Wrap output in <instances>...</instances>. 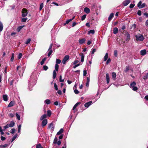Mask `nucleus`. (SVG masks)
<instances>
[{"instance_id": "nucleus-35", "label": "nucleus", "mask_w": 148, "mask_h": 148, "mask_svg": "<svg viewBox=\"0 0 148 148\" xmlns=\"http://www.w3.org/2000/svg\"><path fill=\"white\" fill-rule=\"evenodd\" d=\"M148 78V73H147L146 74V75L144 76L143 77V79H144L145 80L146 79H147Z\"/></svg>"}, {"instance_id": "nucleus-47", "label": "nucleus", "mask_w": 148, "mask_h": 148, "mask_svg": "<svg viewBox=\"0 0 148 148\" xmlns=\"http://www.w3.org/2000/svg\"><path fill=\"white\" fill-rule=\"evenodd\" d=\"M43 7V3H41L40 5V10H41Z\"/></svg>"}, {"instance_id": "nucleus-36", "label": "nucleus", "mask_w": 148, "mask_h": 148, "mask_svg": "<svg viewBox=\"0 0 148 148\" xmlns=\"http://www.w3.org/2000/svg\"><path fill=\"white\" fill-rule=\"evenodd\" d=\"M55 70H56V71H57L58 70V68H59L58 65L57 64H56L55 65Z\"/></svg>"}, {"instance_id": "nucleus-3", "label": "nucleus", "mask_w": 148, "mask_h": 148, "mask_svg": "<svg viewBox=\"0 0 148 148\" xmlns=\"http://www.w3.org/2000/svg\"><path fill=\"white\" fill-rule=\"evenodd\" d=\"M48 128L50 130L51 132H52L54 129V125L53 123L48 124Z\"/></svg>"}, {"instance_id": "nucleus-32", "label": "nucleus", "mask_w": 148, "mask_h": 148, "mask_svg": "<svg viewBox=\"0 0 148 148\" xmlns=\"http://www.w3.org/2000/svg\"><path fill=\"white\" fill-rule=\"evenodd\" d=\"M94 33H95V31L94 30H91L88 32V34H94Z\"/></svg>"}, {"instance_id": "nucleus-26", "label": "nucleus", "mask_w": 148, "mask_h": 148, "mask_svg": "<svg viewBox=\"0 0 148 148\" xmlns=\"http://www.w3.org/2000/svg\"><path fill=\"white\" fill-rule=\"evenodd\" d=\"M127 36V40H129L130 39V35L128 32H127L126 34Z\"/></svg>"}, {"instance_id": "nucleus-48", "label": "nucleus", "mask_w": 148, "mask_h": 148, "mask_svg": "<svg viewBox=\"0 0 148 148\" xmlns=\"http://www.w3.org/2000/svg\"><path fill=\"white\" fill-rule=\"evenodd\" d=\"M54 87L55 90H58V86L56 83H55L54 84Z\"/></svg>"}, {"instance_id": "nucleus-22", "label": "nucleus", "mask_w": 148, "mask_h": 148, "mask_svg": "<svg viewBox=\"0 0 148 148\" xmlns=\"http://www.w3.org/2000/svg\"><path fill=\"white\" fill-rule=\"evenodd\" d=\"M89 82H90V78L89 77H87V82L86 83V86L88 87L89 86Z\"/></svg>"}, {"instance_id": "nucleus-38", "label": "nucleus", "mask_w": 148, "mask_h": 148, "mask_svg": "<svg viewBox=\"0 0 148 148\" xmlns=\"http://www.w3.org/2000/svg\"><path fill=\"white\" fill-rule=\"evenodd\" d=\"M47 116H48L50 117L51 114V112L50 110H48L47 111Z\"/></svg>"}, {"instance_id": "nucleus-53", "label": "nucleus", "mask_w": 148, "mask_h": 148, "mask_svg": "<svg viewBox=\"0 0 148 148\" xmlns=\"http://www.w3.org/2000/svg\"><path fill=\"white\" fill-rule=\"evenodd\" d=\"M22 54L21 53H20L19 54L18 56V59H19L22 57Z\"/></svg>"}, {"instance_id": "nucleus-20", "label": "nucleus", "mask_w": 148, "mask_h": 148, "mask_svg": "<svg viewBox=\"0 0 148 148\" xmlns=\"http://www.w3.org/2000/svg\"><path fill=\"white\" fill-rule=\"evenodd\" d=\"M44 103L47 104H50L51 102L50 100L49 99H47L44 102Z\"/></svg>"}, {"instance_id": "nucleus-30", "label": "nucleus", "mask_w": 148, "mask_h": 148, "mask_svg": "<svg viewBox=\"0 0 148 148\" xmlns=\"http://www.w3.org/2000/svg\"><path fill=\"white\" fill-rule=\"evenodd\" d=\"M24 26H20L17 29V31L18 32H20V30Z\"/></svg>"}, {"instance_id": "nucleus-58", "label": "nucleus", "mask_w": 148, "mask_h": 148, "mask_svg": "<svg viewBox=\"0 0 148 148\" xmlns=\"http://www.w3.org/2000/svg\"><path fill=\"white\" fill-rule=\"evenodd\" d=\"M10 127V126L8 124H7L4 127V128L5 129H6Z\"/></svg>"}, {"instance_id": "nucleus-19", "label": "nucleus", "mask_w": 148, "mask_h": 148, "mask_svg": "<svg viewBox=\"0 0 148 148\" xmlns=\"http://www.w3.org/2000/svg\"><path fill=\"white\" fill-rule=\"evenodd\" d=\"M112 79L114 80H115L116 76V73L114 72H112Z\"/></svg>"}, {"instance_id": "nucleus-42", "label": "nucleus", "mask_w": 148, "mask_h": 148, "mask_svg": "<svg viewBox=\"0 0 148 148\" xmlns=\"http://www.w3.org/2000/svg\"><path fill=\"white\" fill-rule=\"evenodd\" d=\"M21 125H19L18 126V132L19 133L20 132V131L21 130Z\"/></svg>"}, {"instance_id": "nucleus-31", "label": "nucleus", "mask_w": 148, "mask_h": 148, "mask_svg": "<svg viewBox=\"0 0 148 148\" xmlns=\"http://www.w3.org/2000/svg\"><path fill=\"white\" fill-rule=\"evenodd\" d=\"M108 57V53H106V54L104 57V61H106L107 60V59Z\"/></svg>"}, {"instance_id": "nucleus-33", "label": "nucleus", "mask_w": 148, "mask_h": 148, "mask_svg": "<svg viewBox=\"0 0 148 148\" xmlns=\"http://www.w3.org/2000/svg\"><path fill=\"white\" fill-rule=\"evenodd\" d=\"M46 58H44L42 60V61L40 62V64L41 65H42L44 63L45 61L46 60Z\"/></svg>"}, {"instance_id": "nucleus-14", "label": "nucleus", "mask_w": 148, "mask_h": 148, "mask_svg": "<svg viewBox=\"0 0 148 148\" xmlns=\"http://www.w3.org/2000/svg\"><path fill=\"white\" fill-rule=\"evenodd\" d=\"M114 16V14L113 13H111L108 17V20L109 21H110L112 19L113 17Z\"/></svg>"}, {"instance_id": "nucleus-41", "label": "nucleus", "mask_w": 148, "mask_h": 148, "mask_svg": "<svg viewBox=\"0 0 148 148\" xmlns=\"http://www.w3.org/2000/svg\"><path fill=\"white\" fill-rule=\"evenodd\" d=\"M16 116L17 119L18 120H20V117L19 115L18 114L16 113Z\"/></svg>"}, {"instance_id": "nucleus-54", "label": "nucleus", "mask_w": 148, "mask_h": 148, "mask_svg": "<svg viewBox=\"0 0 148 148\" xmlns=\"http://www.w3.org/2000/svg\"><path fill=\"white\" fill-rule=\"evenodd\" d=\"M15 129H14V128H13V129H12V130H11V132H10V133H12V134H14V133H15Z\"/></svg>"}, {"instance_id": "nucleus-28", "label": "nucleus", "mask_w": 148, "mask_h": 148, "mask_svg": "<svg viewBox=\"0 0 148 148\" xmlns=\"http://www.w3.org/2000/svg\"><path fill=\"white\" fill-rule=\"evenodd\" d=\"M56 70H54L53 71V79H54L56 78Z\"/></svg>"}, {"instance_id": "nucleus-6", "label": "nucleus", "mask_w": 148, "mask_h": 148, "mask_svg": "<svg viewBox=\"0 0 148 148\" xmlns=\"http://www.w3.org/2000/svg\"><path fill=\"white\" fill-rule=\"evenodd\" d=\"M22 16L23 17L26 16L28 13L27 10L25 8L23 9L22 10Z\"/></svg>"}, {"instance_id": "nucleus-12", "label": "nucleus", "mask_w": 148, "mask_h": 148, "mask_svg": "<svg viewBox=\"0 0 148 148\" xmlns=\"http://www.w3.org/2000/svg\"><path fill=\"white\" fill-rule=\"evenodd\" d=\"M80 103V102H77L76 103L75 105L74 106L73 110L74 112H75L76 111H77V110L75 109L76 108L79 104Z\"/></svg>"}, {"instance_id": "nucleus-51", "label": "nucleus", "mask_w": 148, "mask_h": 148, "mask_svg": "<svg viewBox=\"0 0 148 148\" xmlns=\"http://www.w3.org/2000/svg\"><path fill=\"white\" fill-rule=\"evenodd\" d=\"M36 148H42V147L41 146V145L40 144H38L36 146Z\"/></svg>"}, {"instance_id": "nucleus-49", "label": "nucleus", "mask_w": 148, "mask_h": 148, "mask_svg": "<svg viewBox=\"0 0 148 148\" xmlns=\"http://www.w3.org/2000/svg\"><path fill=\"white\" fill-rule=\"evenodd\" d=\"M130 70L129 67L128 66H126L125 69V72H127Z\"/></svg>"}, {"instance_id": "nucleus-50", "label": "nucleus", "mask_w": 148, "mask_h": 148, "mask_svg": "<svg viewBox=\"0 0 148 148\" xmlns=\"http://www.w3.org/2000/svg\"><path fill=\"white\" fill-rule=\"evenodd\" d=\"M58 141V138L57 137H55L53 143L56 144L57 143V142Z\"/></svg>"}, {"instance_id": "nucleus-63", "label": "nucleus", "mask_w": 148, "mask_h": 148, "mask_svg": "<svg viewBox=\"0 0 148 148\" xmlns=\"http://www.w3.org/2000/svg\"><path fill=\"white\" fill-rule=\"evenodd\" d=\"M1 140L3 141L5 139V138L2 136H1Z\"/></svg>"}, {"instance_id": "nucleus-60", "label": "nucleus", "mask_w": 148, "mask_h": 148, "mask_svg": "<svg viewBox=\"0 0 148 148\" xmlns=\"http://www.w3.org/2000/svg\"><path fill=\"white\" fill-rule=\"evenodd\" d=\"M27 20V18H23L22 19V22H25Z\"/></svg>"}, {"instance_id": "nucleus-1", "label": "nucleus", "mask_w": 148, "mask_h": 148, "mask_svg": "<svg viewBox=\"0 0 148 148\" xmlns=\"http://www.w3.org/2000/svg\"><path fill=\"white\" fill-rule=\"evenodd\" d=\"M135 37L136 40L138 41H142L145 39V38L143 36L140 34L136 35L135 36Z\"/></svg>"}, {"instance_id": "nucleus-52", "label": "nucleus", "mask_w": 148, "mask_h": 148, "mask_svg": "<svg viewBox=\"0 0 148 148\" xmlns=\"http://www.w3.org/2000/svg\"><path fill=\"white\" fill-rule=\"evenodd\" d=\"M48 68V66L46 65H45L43 66V69L45 71L47 70Z\"/></svg>"}, {"instance_id": "nucleus-23", "label": "nucleus", "mask_w": 148, "mask_h": 148, "mask_svg": "<svg viewBox=\"0 0 148 148\" xmlns=\"http://www.w3.org/2000/svg\"><path fill=\"white\" fill-rule=\"evenodd\" d=\"M14 101H12L10 102L9 105H8V107H11L13 106L14 104Z\"/></svg>"}, {"instance_id": "nucleus-56", "label": "nucleus", "mask_w": 148, "mask_h": 148, "mask_svg": "<svg viewBox=\"0 0 148 148\" xmlns=\"http://www.w3.org/2000/svg\"><path fill=\"white\" fill-rule=\"evenodd\" d=\"M141 3L142 2L141 1H139V2L137 4V6L139 8H140V6L141 5Z\"/></svg>"}, {"instance_id": "nucleus-21", "label": "nucleus", "mask_w": 148, "mask_h": 148, "mask_svg": "<svg viewBox=\"0 0 148 148\" xmlns=\"http://www.w3.org/2000/svg\"><path fill=\"white\" fill-rule=\"evenodd\" d=\"M8 96L7 95H4L3 96V100L5 101H7L8 100Z\"/></svg>"}, {"instance_id": "nucleus-62", "label": "nucleus", "mask_w": 148, "mask_h": 148, "mask_svg": "<svg viewBox=\"0 0 148 148\" xmlns=\"http://www.w3.org/2000/svg\"><path fill=\"white\" fill-rule=\"evenodd\" d=\"M87 74V72L86 70H84L83 72V75L85 76Z\"/></svg>"}, {"instance_id": "nucleus-16", "label": "nucleus", "mask_w": 148, "mask_h": 148, "mask_svg": "<svg viewBox=\"0 0 148 148\" xmlns=\"http://www.w3.org/2000/svg\"><path fill=\"white\" fill-rule=\"evenodd\" d=\"M84 11L87 14H88L90 12V10L89 8L87 7L84 8Z\"/></svg>"}, {"instance_id": "nucleus-18", "label": "nucleus", "mask_w": 148, "mask_h": 148, "mask_svg": "<svg viewBox=\"0 0 148 148\" xmlns=\"http://www.w3.org/2000/svg\"><path fill=\"white\" fill-rule=\"evenodd\" d=\"M113 33L114 34H116L118 32V29L117 28L115 27L114 28L113 30Z\"/></svg>"}, {"instance_id": "nucleus-64", "label": "nucleus", "mask_w": 148, "mask_h": 148, "mask_svg": "<svg viewBox=\"0 0 148 148\" xmlns=\"http://www.w3.org/2000/svg\"><path fill=\"white\" fill-rule=\"evenodd\" d=\"M96 50V49H92V54H94Z\"/></svg>"}, {"instance_id": "nucleus-55", "label": "nucleus", "mask_w": 148, "mask_h": 148, "mask_svg": "<svg viewBox=\"0 0 148 148\" xmlns=\"http://www.w3.org/2000/svg\"><path fill=\"white\" fill-rule=\"evenodd\" d=\"M145 3H143L142 4H141V5L140 6V8H143L145 7Z\"/></svg>"}, {"instance_id": "nucleus-25", "label": "nucleus", "mask_w": 148, "mask_h": 148, "mask_svg": "<svg viewBox=\"0 0 148 148\" xmlns=\"http://www.w3.org/2000/svg\"><path fill=\"white\" fill-rule=\"evenodd\" d=\"M63 132V129L62 128H61L60 130L57 133V135H59L61 134Z\"/></svg>"}, {"instance_id": "nucleus-29", "label": "nucleus", "mask_w": 148, "mask_h": 148, "mask_svg": "<svg viewBox=\"0 0 148 148\" xmlns=\"http://www.w3.org/2000/svg\"><path fill=\"white\" fill-rule=\"evenodd\" d=\"M3 26L2 22L0 21V32H1L3 29Z\"/></svg>"}, {"instance_id": "nucleus-46", "label": "nucleus", "mask_w": 148, "mask_h": 148, "mask_svg": "<svg viewBox=\"0 0 148 148\" xmlns=\"http://www.w3.org/2000/svg\"><path fill=\"white\" fill-rule=\"evenodd\" d=\"M86 14H84L83 16H82L81 19L82 21L84 20L86 18Z\"/></svg>"}, {"instance_id": "nucleus-57", "label": "nucleus", "mask_w": 148, "mask_h": 148, "mask_svg": "<svg viewBox=\"0 0 148 148\" xmlns=\"http://www.w3.org/2000/svg\"><path fill=\"white\" fill-rule=\"evenodd\" d=\"M114 55L116 57L117 56V51L116 50L114 51Z\"/></svg>"}, {"instance_id": "nucleus-27", "label": "nucleus", "mask_w": 148, "mask_h": 148, "mask_svg": "<svg viewBox=\"0 0 148 148\" xmlns=\"http://www.w3.org/2000/svg\"><path fill=\"white\" fill-rule=\"evenodd\" d=\"M47 115L46 114H44L42 116H41L40 118V120H42L44 119L46 117Z\"/></svg>"}, {"instance_id": "nucleus-4", "label": "nucleus", "mask_w": 148, "mask_h": 148, "mask_svg": "<svg viewBox=\"0 0 148 148\" xmlns=\"http://www.w3.org/2000/svg\"><path fill=\"white\" fill-rule=\"evenodd\" d=\"M21 64H20L19 66H17L16 68V71H17L18 73L19 74L21 73V70H20V69H22V72H23L24 71V69L23 68Z\"/></svg>"}, {"instance_id": "nucleus-40", "label": "nucleus", "mask_w": 148, "mask_h": 148, "mask_svg": "<svg viewBox=\"0 0 148 148\" xmlns=\"http://www.w3.org/2000/svg\"><path fill=\"white\" fill-rule=\"evenodd\" d=\"M17 134H16L12 138V140L11 141V142H12L17 137Z\"/></svg>"}, {"instance_id": "nucleus-44", "label": "nucleus", "mask_w": 148, "mask_h": 148, "mask_svg": "<svg viewBox=\"0 0 148 148\" xmlns=\"http://www.w3.org/2000/svg\"><path fill=\"white\" fill-rule=\"evenodd\" d=\"M62 76L60 75L59 77V81L60 82H63L64 81V79H62Z\"/></svg>"}, {"instance_id": "nucleus-10", "label": "nucleus", "mask_w": 148, "mask_h": 148, "mask_svg": "<svg viewBox=\"0 0 148 148\" xmlns=\"http://www.w3.org/2000/svg\"><path fill=\"white\" fill-rule=\"evenodd\" d=\"M130 2V1L129 0H126L124 1L123 3V4L124 6L127 5Z\"/></svg>"}, {"instance_id": "nucleus-59", "label": "nucleus", "mask_w": 148, "mask_h": 148, "mask_svg": "<svg viewBox=\"0 0 148 148\" xmlns=\"http://www.w3.org/2000/svg\"><path fill=\"white\" fill-rule=\"evenodd\" d=\"M74 92L76 94H77L79 93V91L77 90V89H75L74 90Z\"/></svg>"}, {"instance_id": "nucleus-8", "label": "nucleus", "mask_w": 148, "mask_h": 148, "mask_svg": "<svg viewBox=\"0 0 148 148\" xmlns=\"http://www.w3.org/2000/svg\"><path fill=\"white\" fill-rule=\"evenodd\" d=\"M86 39L84 38H83L81 39H79L78 42L79 44H82L85 42Z\"/></svg>"}, {"instance_id": "nucleus-17", "label": "nucleus", "mask_w": 148, "mask_h": 148, "mask_svg": "<svg viewBox=\"0 0 148 148\" xmlns=\"http://www.w3.org/2000/svg\"><path fill=\"white\" fill-rule=\"evenodd\" d=\"M74 18V17H73L72 19H70L67 20L66 21V23L64 24V26L66 25V24H68Z\"/></svg>"}, {"instance_id": "nucleus-39", "label": "nucleus", "mask_w": 148, "mask_h": 148, "mask_svg": "<svg viewBox=\"0 0 148 148\" xmlns=\"http://www.w3.org/2000/svg\"><path fill=\"white\" fill-rule=\"evenodd\" d=\"M61 62V61L60 60L57 59L56 60V64H59Z\"/></svg>"}, {"instance_id": "nucleus-13", "label": "nucleus", "mask_w": 148, "mask_h": 148, "mask_svg": "<svg viewBox=\"0 0 148 148\" xmlns=\"http://www.w3.org/2000/svg\"><path fill=\"white\" fill-rule=\"evenodd\" d=\"M146 50L145 49H143L140 51V55L142 56L145 55L146 53Z\"/></svg>"}, {"instance_id": "nucleus-2", "label": "nucleus", "mask_w": 148, "mask_h": 148, "mask_svg": "<svg viewBox=\"0 0 148 148\" xmlns=\"http://www.w3.org/2000/svg\"><path fill=\"white\" fill-rule=\"evenodd\" d=\"M136 85V83L133 82L131 83L130 84V87L134 91H136L137 90L138 88H137L135 86Z\"/></svg>"}, {"instance_id": "nucleus-43", "label": "nucleus", "mask_w": 148, "mask_h": 148, "mask_svg": "<svg viewBox=\"0 0 148 148\" xmlns=\"http://www.w3.org/2000/svg\"><path fill=\"white\" fill-rule=\"evenodd\" d=\"M31 41V39L30 38H29L28 39L26 42L25 43L26 44H28Z\"/></svg>"}, {"instance_id": "nucleus-7", "label": "nucleus", "mask_w": 148, "mask_h": 148, "mask_svg": "<svg viewBox=\"0 0 148 148\" xmlns=\"http://www.w3.org/2000/svg\"><path fill=\"white\" fill-rule=\"evenodd\" d=\"M47 123V119H45L43 120L42 122L41 126L42 127L45 126Z\"/></svg>"}, {"instance_id": "nucleus-61", "label": "nucleus", "mask_w": 148, "mask_h": 148, "mask_svg": "<svg viewBox=\"0 0 148 148\" xmlns=\"http://www.w3.org/2000/svg\"><path fill=\"white\" fill-rule=\"evenodd\" d=\"M137 14L139 16H140L141 15V11H140V10H139L137 12Z\"/></svg>"}, {"instance_id": "nucleus-11", "label": "nucleus", "mask_w": 148, "mask_h": 148, "mask_svg": "<svg viewBox=\"0 0 148 148\" xmlns=\"http://www.w3.org/2000/svg\"><path fill=\"white\" fill-rule=\"evenodd\" d=\"M79 56H81V61L82 62H83L84 61V54L81 53L79 54Z\"/></svg>"}, {"instance_id": "nucleus-9", "label": "nucleus", "mask_w": 148, "mask_h": 148, "mask_svg": "<svg viewBox=\"0 0 148 148\" xmlns=\"http://www.w3.org/2000/svg\"><path fill=\"white\" fill-rule=\"evenodd\" d=\"M92 103V102L91 101H90L89 102H87L85 103L84 106L86 108H88L90 106Z\"/></svg>"}, {"instance_id": "nucleus-37", "label": "nucleus", "mask_w": 148, "mask_h": 148, "mask_svg": "<svg viewBox=\"0 0 148 148\" xmlns=\"http://www.w3.org/2000/svg\"><path fill=\"white\" fill-rule=\"evenodd\" d=\"M49 52L48 53V56H49L51 55L53 51L52 50H48Z\"/></svg>"}, {"instance_id": "nucleus-15", "label": "nucleus", "mask_w": 148, "mask_h": 148, "mask_svg": "<svg viewBox=\"0 0 148 148\" xmlns=\"http://www.w3.org/2000/svg\"><path fill=\"white\" fill-rule=\"evenodd\" d=\"M106 81L107 84L109 83L110 82V77L109 74L107 73L106 75Z\"/></svg>"}, {"instance_id": "nucleus-45", "label": "nucleus", "mask_w": 148, "mask_h": 148, "mask_svg": "<svg viewBox=\"0 0 148 148\" xmlns=\"http://www.w3.org/2000/svg\"><path fill=\"white\" fill-rule=\"evenodd\" d=\"M14 53H12V57L11 58V61L12 62L14 60Z\"/></svg>"}, {"instance_id": "nucleus-24", "label": "nucleus", "mask_w": 148, "mask_h": 148, "mask_svg": "<svg viewBox=\"0 0 148 148\" xmlns=\"http://www.w3.org/2000/svg\"><path fill=\"white\" fill-rule=\"evenodd\" d=\"M10 127H13L14 126L15 123L13 121L10 122V123L8 124Z\"/></svg>"}, {"instance_id": "nucleus-34", "label": "nucleus", "mask_w": 148, "mask_h": 148, "mask_svg": "<svg viewBox=\"0 0 148 148\" xmlns=\"http://www.w3.org/2000/svg\"><path fill=\"white\" fill-rule=\"evenodd\" d=\"M8 146L7 144H5L4 145H0V148H4Z\"/></svg>"}, {"instance_id": "nucleus-5", "label": "nucleus", "mask_w": 148, "mask_h": 148, "mask_svg": "<svg viewBox=\"0 0 148 148\" xmlns=\"http://www.w3.org/2000/svg\"><path fill=\"white\" fill-rule=\"evenodd\" d=\"M69 56L68 55L65 56L64 58L62 61V63L64 64H65L67 61L69 60Z\"/></svg>"}]
</instances>
